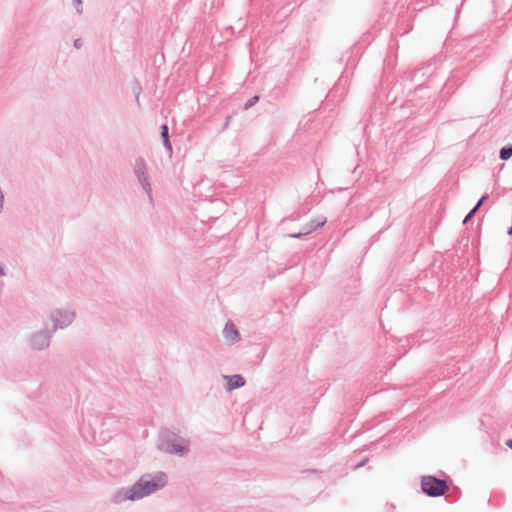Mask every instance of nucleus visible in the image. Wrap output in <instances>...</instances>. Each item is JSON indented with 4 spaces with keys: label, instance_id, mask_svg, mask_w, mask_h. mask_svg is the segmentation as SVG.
I'll return each mask as SVG.
<instances>
[{
    "label": "nucleus",
    "instance_id": "obj_1",
    "mask_svg": "<svg viewBox=\"0 0 512 512\" xmlns=\"http://www.w3.org/2000/svg\"><path fill=\"white\" fill-rule=\"evenodd\" d=\"M166 482L167 477L164 473L143 476L130 490L127 491L125 499H141L164 487Z\"/></svg>",
    "mask_w": 512,
    "mask_h": 512
},
{
    "label": "nucleus",
    "instance_id": "obj_2",
    "mask_svg": "<svg viewBox=\"0 0 512 512\" xmlns=\"http://www.w3.org/2000/svg\"><path fill=\"white\" fill-rule=\"evenodd\" d=\"M421 487L423 492L433 497L441 496L448 490V485L445 481L433 476H424L421 480Z\"/></svg>",
    "mask_w": 512,
    "mask_h": 512
},
{
    "label": "nucleus",
    "instance_id": "obj_3",
    "mask_svg": "<svg viewBox=\"0 0 512 512\" xmlns=\"http://www.w3.org/2000/svg\"><path fill=\"white\" fill-rule=\"evenodd\" d=\"M162 449L170 453H184L187 450V444L183 440L177 444L165 443L162 445Z\"/></svg>",
    "mask_w": 512,
    "mask_h": 512
},
{
    "label": "nucleus",
    "instance_id": "obj_4",
    "mask_svg": "<svg viewBox=\"0 0 512 512\" xmlns=\"http://www.w3.org/2000/svg\"><path fill=\"white\" fill-rule=\"evenodd\" d=\"M229 390L244 386L245 380L241 375L226 377Z\"/></svg>",
    "mask_w": 512,
    "mask_h": 512
},
{
    "label": "nucleus",
    "instance_id": "obj_5",
    "mask_svg": "<svg viewBox=\"0 0 512 512\" xmlns=\"http://www.w3.org/2000/svg\"><path fill=\"white\" fill-rule=\"evenodd\" d=\"M224 335L231 342H235L240 338L239 332L233 324H227L225 326Z\"/></svg>",
    "mask_w": 512,
    "mask_h": 512
},
{
    "label": "nucleus",
    "instance_id": "obj_6",
    "mask_svg": "<svg viewBox=\"0 0 512 512\" xmlns=\"http://www.w3.org/2000/svg\"><path fill=\"white\" fill-rule=\"evenodd\" d=\"M488 198V195H484L480 200L479 202L477 203V205L470 211V213L466 216V218L464 219L463 223H466L476 212L477 210L481 207V205L483 204V202Z\"/></svg>",
    "mask_w": 512,
    "mask_h": 512
},
{
    "label": "nucleus",
    "instance_id": "obj_7",
    "mask_svg": "<svg viewBox=\"0 0 512 512\" xmlns=\"http://www.w3.org/2000/svg\"><path fill=\"white\" fill-rule=\"evenodd\" d=\"M512 156V146L508 145L500 150V158L502 160H508Z\"/></svg>",
    "mask_w": 512,
    "mask_h": 512
},
{
    "label": "nucleus",
    "instance_id": "obj_8",
    "mask_svg": "<svg viewBox=\"0 0 512 512\" xmlns=\"http://www.w3.org/2000/svg\"><path fill=\"white\" fill-rule=\"evenodd\" d=\"M161 136L164 140V144L165 146L168 148V149H171V144H170V141H169V136H168V127L167 125H163L161 127Z\"/></svg>",
    "mask_w": 512,
    "mask_h": 512
},
{
    "label": "nucleus",
    "instance_id": "obj_9",
    "mask_svg": "<svg viewBox=\"0 0 512 512\" xmlns=\"http://www.w3.org/2000/svg\"><path fill=\"white\" fill-rule=\"evenodd\" d=\"M259 100V97L258 96H254L252 98H250L246 104H245V109H248L250 107H252L253 105H255Z\"/></svg>",
    "mask_w": 512,
    "mask_h": 512
},
{
    "label": "nucleus",
    "instance_id": "obj_10",
    "mask_svg": "<svg viewBox=\"0 0 512 512\" xmlns=\"http://www.w3.org/2000/svg\"><path fill=\"white\" fill-rule=\"evenodd\" d=\"M506 445L512 449V440H507Z\"/></svg>",
    "mask_w": 512,
    "mask_h": 512
},
{
    "label": "nucleus",
    "instance_id": "obj_11",
    "mask_svg": "<svg viewBox=\"0 0 512 512\" xmlns=\"http://www.w3.org/2000/svg\"><path fill=\"white\" fill-rule=\"evenodd\" d=\"M0 274H2V271H0Z\"/></svg>",
    "mask_w": 512,
    "mask_h": 512
}]
</instances>
